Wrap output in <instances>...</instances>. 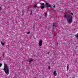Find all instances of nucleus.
Segmentation results:
<instances>
[{
    "label": "nucleus",
    "mask_w": 78,
    "mask_h": 78,
    "mask_svg": "<svg viewBox=\"0 0 78 78\" xmlns=\"http://www.w3.org/2000/svg\"><path fill=\"white\" fill-rule=\"evenodd\" d=\"M30 8H28V9H30Z\"/></svg>",
    "instance_id": "nucleus-20"
},
{
    "label": "nucleus",
    "mask_w": 78,
    "mask_h": 78,
    "mask_svg": "<svg viewBox=\"0 0 78 78\" xmlns=\"http://www.w3.org/2000/svg\"><path fill=\"white\" fill-rule=\"evenodd\" d=\"M1 8H2V7H0V9H1Z\"/></svg>",
    "instance_id": "nucleus-21"
},
{
    "label": "nucleus",
    "mask_w": 78,
    "mask_h": 78,
    "mask_svg": "<svg viewBox=\"0 0 78 78\" xmlns=\"http://www.w3.org/2000/svg\"><path fill=\"white\" fill-rule=\"evenodd\" d=\"M3 70L6 75H9V68L8 67V66L6 64H5L4 65Z\"/></svg>",
    "instance_id": "nucleus-2"
},
{
    "label": "nucleus",
    "mask_w": 78,
    "mask_h": 78,
    "mask_svg": "<svg viewBox=\"0 0 78 78\" xmlns=\"http://www.w3.org/2000/svg\"><path fill=\"white\" fill-rule=\"evenodd\" d=\"M70 14L71 15H73V12H71Z\"/></svg>",
    "instance_id": "nucleus-15"
},
{
    "label": "nucleus",
    "mask_w": 78,
    "mask_h": 78,
    "mask_svg": "<svg viewBox=\"0 0 78 78\" xmlns=\"http://www.w3.org/2000/svg\"><path fill=\"white\" fill-rule=\"evenodd\" d=\"M41 6H44V3H41Z\"/></svg>",
    "instance_id": "nucleus-11"
},
{
    "label": "nucleus",
    "mask_w": 78,
    "mask_h": 78,
    "mask_svg": "<svg viewBox=\"0 0 78 78\" xmlns=\"http://www.w3.org/2000/svg\"><path fill=\"white\" fill-rule=\"evenodd\" d=\"M57 44H58V42H57Z\"/></svg>",
    "instance_id": "nucleus-22"
},
{
    "label": "nucleus",
    "mask_w": 78,
    "mask_h": 78,
    "mask_svg": "<svg viewBox=\"0 0 78 78\" xmlns=\"http://www.w3.org/2000/svg\"><path fill=\"white\" fill-rule=\"evenodd\" d=\"M57 25V23H53V28H55L56 27V26Z\"/></svg>",
    "instance_id": "nucleus-5"
},
{
    "label": "nucleus",
    "mask_w": 78,
    "mask_h": 78,
    "mask_svg": "<svg viewBox=\"0 0 78 78\" xmlns=\"http://www.w3.org/2000/svg\"><path fill=\"white\" fill-rule=\"evenodd\" d=\"M53 8H55V5L53 6Z\"/></svg>",
    "instance_id": "nucleus-19"
},
{
    "label": "nucleus",
    "mask_w": 78,
    "mask_h": 78,
    "mask_svg": "<svg viewBox=\"0 0 78 78\" xmlns=\"http://www.w3.org/2000/svg\"><path fill=\"white\" fill-rule=\"evenodd\" d=\"M48 68L49 70H50V66H48Z\"/></svg>",
    "instance_id": "nucleus-16"
},
{
    "label": "nucleus",
    "mask_w": 78,
    "mask_h": 78,
    "mask_svg": "<svg viewBox=\"0 0 78 78\" xmlns=\"http://www.w3.org/2000/svg\"><path fill=\"white\" fill-rule=\"evenodd\" d=\"M2 64L1 63H0V67H2Z\"/></svg>",
    "instance_id": "nucleus-14"
},
{
    "label": "nucleus",
    "mask_w": 78,
    "mask_h": 78,
    "mask_svg": "<svg viewBox=\"0 0 78 78\" xmlns=\"http://www.w3.org/2000/svg\"><path fill=\"white\" fill-rule=\"evenodd\" d=\"M49 3L48 2L46 3V5H47L46 6L47 8H51V5H49Z\"/></svg>",
    "instance_id": "nucleus-4"
},
{
    "label": "nucleus",
    "mask_w": 78,
    "mask_h": 78,
    "mask_svg": "<svg viewBox=\"0 0 78 78\" xmlns=\"http://www.w3.org/2000/svg\"><path fill=\"white\" fill-rule=\"evenodd\" d=\"M64 16L65 18H66L67 22L69 23H71L73 22V17H72V15L69 14L65 13Z\"/></svg>",
    "instance_id": "nucleus-1"
},
{
    "label": "nucleus",
    "mask_w": 78,
    "mask_h": 78,
    "mask_svg": "<svg viewBox=\"0 0 78 78\" xmlns=\"http://www.w3.org/2000/svg\"><path fill=\"white\" fill-rule=\"evenodd\" d=\"M31 12L30 13V15H31V14H32V11H31Z\"/></svg>",
    "instance_id": "nucleus-17"
},
{
    "label": "nucleus",
    "mask_w": 78,
    "mask_h": 78,
    "mask_svg": "<svg viewBox=\"0 0 78 78\" xmlns=\"http://www.w3.org/2000/svg\"><path fill=\"white\" fill-rule=\"evenodd\" d=\"M45 15V16H47V13H46V12H44V13Z\"/></svg>",
    "instance_id": "nucleus-13"
},
{
    "label": "nucleus",
    "mask_w": 78,
    "mask_h": 78,
    "mask_svg": "<svg viewBox=\"0 0 78 78\" xmlns=\"http://www.w3.org/2000/svg\"><path fill=\"white\" fill-rule=\"evenodd\" d=\"M54 73L55 76H57V73H56V71H54Z\"/></svg>",
    "instance_id": "nucleus-6"
},
{
    "label": "nucleus",
    "mask_w": 78,
    "mask_h": 78,
    "mask_svg": "<svg viewBox=\"0 0 78 78\" xmlns=\"http://www.w3.org/2000/svg\"><path fill=\"white\" fill-rule=\"evenodd\" d=\"M33 59H31L30 60H29V62H32V61H33Z\"/></svg>",
    "instance_id": "nucleus-9"
},
{
    "label": "nucleus",
    "mask_w": 78,
    "mask_h": 78,
    "mask_svg": "<svg viewBox=\"0 0 78 78\" xmlns=\"http://www.w3.org/2000/svg\"><path fill=\"white\" fill-rule=\"evenodd\" d=\"M39 45L40 46H42V40H40L39 41Z\"/></svg>",
    "instance_id": "nucleus-3"
},
{
    "label": "nucleus",
    "mask_w": 78,
    "mask_h": 78,
    "mask_svg": "<svg viewBox=\"0 0 78 78\" xmlns=\"http://www.w3.org/2000/svg\"><path fill=\"white\" fill-rule=\"evenodd\" d=\"M1 44L3 46H4V45H5V43L1 42Z\"/></svg>",
    "instance_id": "nucleus-7"
},
{
    "label": "nucleus",
    "mask_w": 78,
    "mask_h": 78,
    "mask_svg": "<svg viewBox=\"0 0 78 78\" xmlns=\"http://www.w3.org/2000/svg\"><path fill=\"white\" fill-rule=\"evenodd\" d=\"M34 7H35V8H37V5H34Z\"/></svg>",
    "instance_id": "nucleus-12"
},
{
    "label": "nucleus",
    "mask_w": 78,
    "mask_h": 78,
    "mask_svg": "<svg viewBox=\"0 0 78 78\" xmlns=\"http://www.w3.org/2000/svg\"><path fill=\"white\" fill-rule=\"evenodd\" d=\"M41 9H44V6H41Z\"/></svg>",
    "instance_id": "nucleus-8"
},
{
    "label": "nucleus",
    "mask_w": 78,
    "mask_h": 78,
    "mask_svg": "<svg viewBox=\"0 0 78 78\" xmlns=\"http://www.w3.org/2000/svg\"><path fill=\"white\" fill-rule=\"evenodd\" d=\"M49 53H50V52H47V54H48V55H49Z\"/></svg>",
    "instance_id": "nucleus-18"
},
{
    "label": "nucleus",
    "mask_w": 78,
    "mask_h": 78,
    "mask_svg": "<svg viewBox=\"0 0 78 78\" xmlns=\"http://www.w3.org/2000/svg\"><path fill=\"white\" fill-rule=\"evenodd\" d=\"M27 34H30V31H29L27 33Z\"/></svg>",
    "instance_id": "nucleus-10"
}]
</instances>
